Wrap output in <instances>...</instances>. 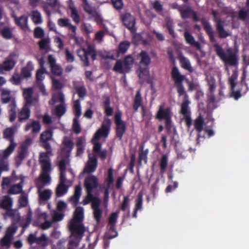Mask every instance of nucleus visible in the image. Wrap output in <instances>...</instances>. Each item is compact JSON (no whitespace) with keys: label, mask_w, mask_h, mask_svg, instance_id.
I'll return each mask as SVG.
<instances>
[{"label":"nucleus","mask_w":249,"mask_h":249,"mask_svg":"<svg viewBox=\"0 0 249 249\" xmlns=\"http://www.w3.org/2000/svg\"><path fill=\"white\" fill-rule=\"evenodd\" d=\"M53 131L48 129L43 131L40 135V146L46 150L39 153V161L41 165V174L40 179L43 182L50 180V175L52 171L51 156L53 155L50 141L53 140Z\"/></svg>","instance_id":"obj_1"},{"label":"nucleus","mask_w":249,"mask_h":249,"mask_svg":"<svg viewBox=\"0 0 249 249\" xmlns=\"http://www.w3.org/2000/svg\"><path fill=\"white\" fill-rule=\"evenodd\" d=\"M177 9L182 19L189 18L192 17L194 21L198 22L200 21L204 31L209 36L210 42L213 43L216 41L213 28L205 18H203L200 19L198 17L197 13L194 11L190 6L185 4L178 5Z\"/></svg>","instance_id":"obj_2"},{"label":"nucleus","mask_w":249,"mask_h":249,"mask_svg":"<svg viewBox=\"0 0 249 249\" xmlns=\"http://www.w3.org/2000/svg\"><path fill=\"white\" fill-rule=\"evenodd\" d=\"M247 77V71L244 70L241 78V81L238 85V89L235 90V88L237 84L236 81L238 77V73L234 71L231 76L229 78V84L230 86L231 97L237 100L243 95L246 94L249 90L248 84L245 82Z\"/></svg>","instance_id":"obj_3"},{"label":"nucleus","mask_w":249,"mask_h":249,"mask_svg":"<svg viewBox=\"0 0 249 249\" xmlns=\"http://www.w3.org/2000/svg\"><path fill=\"white\" fill-rule=\"evenodd\" d=\"M213 47L217 55L226 65L235 66L238 64V52H233L232 48L227 49L226 53L218 43L214 44Z\"/></svg>","instance_id":"obj_4"},{"label":"nucleus","mask_w":249,"mask_h":249,"mask_svg":"<svg viewBox=\"0 0 249 249\" xmlns=\"http://www.w3.org/2000/svg\"><path fill=\"white\" fill-rule=\"evenodd\" d=\"M82 188L80 185L75 187L74 194L69 198V201L72 204L75 210L73 219L71 222H82L84 219V209L82 207H76L81 196Z\"/></svg>","instance_id":"obj_5"},{"label":"nucleus","mask_w":249,"mask_h":249,"mask_svg":"<svg viewBox=\"0 0 249 249\" xmlns=\"http://www.w3.org/2000/svg\"><path fill=\"white\" fill-rule=\"evenodd\" d=\"M171 74L172 78L174 81L179 96L184 95V100L189 99V96L185 91L183 85V81L184 80L185 76L180 74L178 69L176 66L172 68Z\"/></svg>","instance_id":"obj_6"},{"label":"nucleus","mask_w":249,"mask_h":249,"mask_svg":"<svg viewBox=\"0 0 249 249\" xmlns=\"http://www.w3.org/2000/svg\"><path fill=\"white\" fill-rule=\"evenodd\" d=\"M172 115L171 107H168L164 108V105L160 106L156 114V118L159 120H165V128L168 131H170L172 127Z\"/></svg>","instance_id":"obj_7"},{"label":"nucleus","mask_w":249,"mask_h":249,"mask_svg":"<svg viewBox=\"0 0 249 249\" xmlns=\"http://www.w3.org/2000/svg\"><path fill=\"white\" fill-rule=\"evenodd\" d=\"M133 63V58L130 55H128L125 57L123 62L120 59L117 60L112 70L116 72L125 74L130 71Z\"/></svg>","instance_id":"obj_8"},{"label":"nucleus","mask_w":249,"mask_h":249,"mask_svg":"<svg viewBox=\"0 0 249 249\" xmlns=\"http://www.w3.org/2000/svg\"><path fill=\"white\" fill-rule=\"evenodd\" d=\"M77 53L81 60L84 63L85 67H88L90 65L89 56L91 57L92 61L96 59V51L94 47L91 45H88L87 49L83 48L81 50H79Z\"/></svg>","instance_id":"obj_9"},{"label":"nucleus","mask_w":249,"mask_h":249,"mask_svg":"<svg viewBox=\"0 0 249 249\" xmlns=\"http://www.w3.org/2000/svg\"><path fill=\"white\" fill-rule=\"evenodd\" d=\"M139 56L141 57V59L139 63L138 76L140 79H142L144 75H146L148 72V66L151 63V58L145 51H141Z\"/></svg>","instance_id":"obj_10"},{"label":"nucleus","mask_w":249,"mask_h":249,"mask_svg":"<svg viewBox=\"0 0 249 249\" xmlns=\"http://www.w3.org/2000/svg\"><path fill=\"white\" fill-rule=\"evenodd\" d=\"M218 13L217 11L214 10L212 11L213 20L215 23L216 29L218 34L219 37L220 38H226L230 36L231 34L224 29V24L225 20H222L221 18H218Z\"/></svg>","instance_id":"obj_11"},{"label":"nucleus","mask_w":249,"mask_h":249,"mask_svg":"<svg viewBox=\"0 0 249 249\" xmlns=\"http://www.w3.org/2000/svg\"><path fill=\"white\" fill-rule=\"evenodd\" d=\"M114 120L116 124V136L121 140L126 130V122L122 120V113L120 111L115 114Z\"/></svg>","instance_id":"obj_12"},{"label":"nucleus","mask_w":249,"mask_h":249,"mask_svg":"<svg viewBox=\"0 0 249 249\" xmlns=\"http://www.w3.org/2000/svg\"><path fill=\"white\" fill-rule=\"evenodd\" d=\"M84 185L88 196L93 197V190L99 186L98 178L92 175H89L85 178Z\"/></svg>","instance_id":"obj_13"},{"label":"nucleus","mask_w":249,"mask_h":249,"mask_svg":"<svg viewBox=\"0 0 249 249\" xmlns=\"http://www.w3.org/2000/svg\"><path fill=\"white\" fill-rule=\"evenodd\" d=\"M120 18L123 25L127 28L132 34H135L137 31V28L135 26V18L128 12H125L121 14Z\"/></svg>","instance_id":"obj_14"},{"label":"nucleus","mask_w":249,"mask_h":249,"mask_svg":"<svg viewBox=\"0 0 249 249\" xmlns=\"http://www.w3.org/2000/svg\"><path fill=\"white\" fill-rule=\"evenodd\" d=\"M191 102L189 99H185L181 105L180 114L183 116L186 126L190 128L192 124V120L191 116V110L189 105Z\"/></svg>","instance_id":"obj_15"},{"label":"nucleus","mask_w":249,"mask_h":249,"mask_svg":"<svg viewBox=\"0 0 249 249\" xmlns=\"http://www.w3.org/2000/svg\"><path fill=\"white\" fill-rule=\"evenodd\" d=\"M118 216V213L114 212L112 213L109 217L108 221V231L107 235L108 239L113 238L118 235V232L116 229Z\"/></svg>","instance_id":"obj_16"},{"label":"nucleus","mask_w":249,"mask_h":249,"mask_svg":"<svg viewBox=\"0 0 249 249\" xmlns=\"http://www.w3.org/2000/svg\"><path fill=\"white\" fill-rule=\"evenodd\" d=\"M110 119L105 118L101 127L94 135V139L98 140L101 137H107L108 135L111 127Z\"/></svg>","instance_id":"obj_17"},{"label":"nucleus","mask_w":249,"mask_h":249,"mask_svg":"<svg viewBox=\"0 0 249 249\" xmlns=\"http://www.w3.org/2000/svg\"><path fill=\"white\" fill-rule=\"evenodd\" d=\"M23 96L25 101V105H35L38 102V98L33 96V89L31 88L25 89L23 91Z\"/></svg>","instance_id":"obj_18"},{"label":"nucleus","mask_w":249,"mask_h":249,"mask_svg":"<svg viewBox=\"0 0 249 249\" xmlns=\"http://www.w3.org/2000/svg\"><path fill=\"white\" fill-rule=\"evenodd\" d=\"M48 62L51 68L52 73L55 75L61 76L63 73V69L60 66L56 64V60L52 55H49Z\"/></svg>","instance_id":"obj_19"},{"label":"nucleus","mask_w":249,"mask_h":249,"mask_svg":"<svg viewBox=\"0 0 249 249\" xmlns=\"http://www.w3.org/2000/svg\"><path fill=\"white\" fill-rule=\"evenodd\" d=\"M14 18L15 24L23 31H26L29 30L28 26V17L25 15H23L19 17L16 15H12Z\"/></svg>","instance_id":"obj_20"},{"label":"nucleus","mask_w":249,"mask_h":249,"mask_svg":"<svg viewBox=\"0 0 249 249\" xmlns=\"http://www.w3.org/2000/svg\"><path fill=\"white\" fill-rule=\"evenodd\" d=\"M201 106H203V104L199 103L198 105V107L200 113L198 116L195 120L194 122L195 128L198 133H200L203 129L204 119L202 113L203 112H205V109L201 108Z\"/></svg>","instance_id":"obj_21"},{"label":"nucleus","mask_w":249,"mask_h":249,"mask_svg":"<svg viewBox=\"0 0 249 249\" xmlns=\"http://www.w3.org/2000/svg\"><path fill=\"white\" fill-rule=\"evenodd\" d=\"M110 98L107 95L103 97L102 106L104 109V113L107 116H111L113 114L114 109L110 107Z\"/></svg>","instance_id":"obj_22"},{"label":"nucleus","mask_w":249,"mask_h":249,"mask_svg":"<svg viewBox=\"0 0 249 249\" xmlns=\"http://www.w3.org/2000/svg\"><path fill=\"white\" fill-rule=\"evenodd\" d=\"M97 166V160L96 155L89 157V160L87 163L84 170L86 173L90 174L94 172Z\"/></svg>","instance_id":"obj_23"},{"label":"nucleus","mask_w":249,"mask_h":249,"mask_svg":"<svg viewBox=\"0 0 249 249\" xmlns=\"http://www.w3.org/2000/svg\"><path fill=\"white\" fill-rule=\"evenodd\" d=\"M62 143L64 146L61 148V154L67 156V157H70L74 146L73 141L71 140L65 139Z\"/></svg>","instance_id":"obj_24"},{"label":"nucleus","mask_w":249,"mask_h":249,"mask_svg":"<svg viewBox=\"0 0 249 249\" xmlns=\"http://www.w3.org/2000/svg\"><path fill=\"white\" fill-rule=\"evenodd\" d=\"M114 178H113V170L112 168H109L107 170V176L105 180V183H106L105 196V197H108V190L110 188V186L113 184Z\"/></svg>","instance_id":"obj_25"},{"label":"nucleus","mask_w":249,"mask_h":249,"mask_svg":"<svg viewBox=\"0 0 249 249\" xmlns=\"http://www.w3.org/2000/svg\"><path fill=\"white\" fill-rule=\"evenodd\" d=\"M82 222H70L69 228L72 233H76L78 235H82L85 232V228Z\"/></svg>","instance_id":"obj_26"},{"label":"nucleus","mask_w":249,"mask_h":249,"mask_svg":"<svg viewBox=\"0 0 249 249\" xmlns=\"http://www.w3.org/2000/svg\"><path fill=\"white\" fill-rule=\"evenodd\" d=\"M58 25L62 27L68 28L69 30H71L73 34L72 36H75L76 34V27L72 25L70 22V19L67 18H59L57 21Z\"/></svg>","instance_id":"obj_27"},{"label":"nucleus","mask_w":249,"mask_h":249,"mask_svg":"<svg viewBox=\"0 0 249 249\" xmlns=\"http://www.w3.org/2000/svg\"><path fill=\"white\" fill-rule=\"evenodd\" d=\"M16 62L13 60L7 58L2 64H0V74L4 73V71H10L13 69Z\"/></svg>","instance_id":"obj_28"},{"label":"nucleus","mask_w":249,"mask_h":249,"mask_svg":"<svg viewBox=\"0 0 249 249\" xmlns=\"http://www.w3.org/2000/svg\"><path fill=\"white\" fill-rule=\"evenodd\" d=\"M17 127L15 125L6 128L3 131V138L10 142H15L14 136Z\"/></svg>","instance_id":"obj_29"},{"label":"nucleus","mask_w":249,"mask_h":249,"mask_svg":"<svg viewBox=\"0 0 249 249\" xmlns=\"http://www.w3.org/2000/svg\"><path fill=\"white\" fill-rule=\"evenodd\" d=\"M29 106V105H24L18 112V117L19 122H22L29 118L31 111Z\"/></svg>","instance_id":"obj_30"},{"label":"nucleus","mask_w":249,"mask_h":249,"mask_svg":"<svg viewBox=\"0 0 249 249\" xmlns=\"http://www.w3.org/2000/svg\"><path fill=\"white\" fill-rule=\"evenodd\" d=\"M13 200L8 196H3L0 199V207L6 210H9L12 207Z\"/></svg>","instance_id":"obj_31"},{"label":"nucleus","mask_w":249,"mask_h":249,"mask_svg":"<svg viewBox=\"0 0 249 249\" xmlns=\"http://www.w3.org/2000/svg\"><path fill=\"white\" fill-rule=\"evenodd\" d=\"M89 15L91 17L94 18V21L97 24H103V19L101 15L96 11V10L93 9L91 6L89 8L85 10Z\"/></svg>","instance_id":"obj_32"},{"label":"nucleus","mask_w":249,"mask_h":249,"mask_svg":"<svg viewBox=\"0 0 249 249\" xmlns=\"http://www.w3.org/2000/svg\"><path fill=\"white\" fill-rule=\"evenodd\" d=\"M8 113L9 114V121L14 122L17 117V105L16 101L13 100L8 106Z\"/></svg>","instance_id":"obj_33"},{"label":"nucleus","mask_w":249,"mask_h":249,"mask_svg":"<svg viewBox=\"0 0 249 249\" xmlns=\"http://www.w3.org/2000/svg\"><path fill=\"white\" fill-rule=\"evenodd\" d=\"M178 59L182 68L190 72L193 71L190 62L187 58L181 54L178 56Z\"/></svg>","instance_id":"obj_34"},{"label":"nucleus","mask_w":249,"mask_h":249,"mask_svg":"<svg viewBox=\"0 0 249 249\" xmlns=\"http://www.w3.org/2000/svg\"><path fill=\"white\" fill-rule=\"evenodd\" d=\"M184 38L187 43H189L192 46H194L197 49L199 50L201 49L200 44L197 41H195L194 36L189 32H185Z\"/></svg>","instance_id":"obj_35"},{"label":"nucleus","mask_w":249,"mask_h":249,"mask_svg":"<svg viewBox=\"0 0 249 249\" xmlns=\"http://www.w3.org/2000/svg\"><path fill=\"white\" fill-rule=\"evenodd\" d=\"M34 69V66L31 61H29L26 66L21 69V75L24 78H28L31 76V71Z\"/></svg>","instance_id":"obj_36"},{"label":"nucleus","mask_w":249,"mask_h":249,"mask_svg":"<svg viewBox=\"0 0 249 249\" xmlns=\"http://www.w3.org/2000/svg\"><path fill=\"white\" fill-rule=\"evenodd\" d=\"M141 106H142V98L141 91L140 90H138L137 91L134 98L133 108L134 111L136 112L138 108Z\"/></svg>","instance_id":"obj_37"},{"label":"nucleus","mask_w":249,"mask_h":249,"mask_svg":"<svg viewBox=\"0 0 249 249\" xmlns=\"http://www.w3.org/2000/svg\"><path fill=\"white\" fill-rule=\"evenodd\" d=\"M73 85L79 97L83 98L87 94V89L85 86L82 84L81 86H77L76 82H73Z\"/></svg>","instance_id":"obj_38"},{"label":"nucleus","mask_w":249,"mask_h":249,"mask_svg":"<svg viewBox=\"0 0 249 249\" xmlns=\"http://www.w3.org/2000/svg\"><path fill=\"white\" fill-rule=\"evenodd\" d=\"M69 187L66 184H58L55 191L57 197H61L66 194L68 191Z\"/></svg>","instance_id":"obj_39"},{"label":"nucleus","mask_w":249,"mask_h":249,"mask_svg":"<svg viewBox=\"0 0 249 249\" xmlns=\"http://www.w3.org/2000/svg\"><path fill=\"white\" fill-rule=\"evenodd\" d=\"M69 159V157H67V156L61 154V159L58 164L60 172H66Z\"/></svg>","instance_id":"obj_40"},{"label":"nucleus","mask_w":249,"mask_h":249,"mask_svg":"<svg viewBox=\"0 0 249 249\" xmlns=\"http://www.w3.org/2000/svg\"><path fill=\"white\" fill-rule=\"evenodd\" d=\"M143 147L144 146L142 145L140 148V151L139 155V163L140 164L141 163L142 160H143L145 163L147 162V155L149 150L148 149L143 150Z\"/></svg>","instance_id":"obj_41"},{"label":"nucleus","mask_w":249,"mask_h":249,"mask_svg":"<svg viewBox=\"0 0 249 249\" xmlns=\"http://www.w3.org/2000/svg\"><path fill=\"white\" fill-rule=\"evenodd\" d=\"M31 18L35 24H39L42 22L41 14L38 10H34L32 12Z\"/></svg>","instance_id":"obj_42"},{"label":"nucleus","mask_w":249,"mask_h":249,"mask_svg":"<svg viewBox=\"0 0 249 249\" xmlns=\"http://www.w3.org/2000/svg\"><path fill=\"white\" fill-rule=\"evenodd\" d=\"M9 145L3 151L2 157L8 158L14 151L17 144L15 142H10Z\"/></svg>","instance_id":"obj_43"},{"label":"nucleus","mask_w":249,"mask_h":249,"mask_svg":"<svg viewBox=\"0 0 249 249\" xmlns=\"http://www.w3.org/2000/svg\"><path fill=\"white\" fill-rule=\"evenodd\" d=\"M73 111L75 115L74 118L78 119L82 114L80 102L78 99L74 102Z\"/></svg>","instance_id":"obj_44"},{"label":"nucleus","mask_w":249,"mask_h":249,"mask_svg":"<svg viewBox=\"0 0 249 249\" xmlns=\"http://www.w3.org/2000/svg\"><path fill=\"white\" fill-rule=\"evenodd\" d=\"M159 165L161 172L164 173L168 165V157L166 155L162 156L159 162Z\"/></svg>","instance_id":"obj_45"},{"label":"nucleus","mask_w":249,"mask_h":249,"mask_svg":"<svg viewBox=\"0 0 249 249\" xmlns=\"http://www.w3.org/2000/svg\"><path fill=\"white\" fill-rule=\"evenodd\" d=\"M0 33L3 38L10 39L12 37V30L8 27H4L0 31Z\"/></svg>","instance_id":"obj_46"},{"label":"nucleus","mask_w":249,"mask_h":249,"mask_svg":"<svg viewBox=\"0 0 249 249\" xmlns=\"http://www.w3.org/2000/svg\"><path fill=\"white\" fill-rule=\"evenodd\" d=\"M71 11V17L74 22L78 24L80 21V18L78 13L77 9L74 7L70 6Z\"/></svg>","instance_id":"obj_47"},{"label":"nucleus","mask_w":249,"mask_h":249,"mask_svg":"<svg viewBox=\"0 0 249 249\" xmlns=\"http://www.w3.org/2000/svg\"><path fill=\"white\" fill-rule=\"evenodd\" d=\"M143 194L142 192L138 193L137 198L136 199V203L134 209L136 210H141L142 208Z\"/></svg>","instance_id":"obj_48"},{"label":"nucleus","mask_w":249,"mask_h":249,"mask_svg":"<svg viewBox=\"0 0 249 249\" xmlns=\"http://www.w3.org/2000/svg\"><path fill=\"white\" fill-rule=\"evenodd\" d=\"M238 18L243 21L249 19V11L245 10L244 8L240 10L238 13Z\"/></svg>","instance_id":"obj_49"},{"label":"nucleus","mask_w":249,"mask_h":249,"mask_svg":"<svg viewBox=\"0 0 249 249\" xmlns=\"http://www.w3.org/2000/svg\"><path fill=\"white\" fill-rule=\"evenodd\" d=\"M11 100L10 91L8 90L3 89L1 92V100L3 103L6 104Z\"/></svg>","instance_id":"obj_50"},{"label":"nucleus","mask_w":249,"mask_h":249,"mask_svg":"<svg viewBox=\"0 0 249 249\" xmlns=\"http://www.w3.org/2000/svg\"><path fill=\"white\" fill-rule=\"evenodd\" d=\"M130 43L128 41H124L121 42L119 45V52L121 53H124L129 49Z\"/></svg>","instance_id":"obj_51"},{"label":"nucleus","mask_w":249,"mask_h":249,"mask_svg":"<svg viewBox=\"0 0 249 249\" xmlns=\"http://www.w3.org/2000/svg\"><path fill=\"white\" fill-rule=\"evenodd\" d=\"M39 194L40 199L43 201H46L51 197L52 192L49 189H46L42 192H39Z\"/></svg>","instance_id":"obj_52"},{"label":"nucleus","mask_w":249,"mask_h":249,"mask_svg":"<svg viewBox=\"0 0 249 249\" xmlns=\"http://www.w3.org/2000/svg\"><path fill=\"white\" fill-rule=\"evenodd\" d=\"M28 151V147L26 144H23L20 147V150L18 155V158L20 160H23L25 158Z\"/></svg>","instance_id":"obj_53"},{"label":"nucleus","mask_w":249,"mask_h":249,"mask_svg":"<svg viewBox=\"0 0 249 249\" xmlns=\"http://www.w3.org/2000/svg\"><path fill=\"white\" fill-rule=\"evenodd\" d=\"M46 73H47V71L45 68L38 69L36 71V82H42L45 78L44 74Z\"/></svg>","instance_id":"obj_54"},{"label":"nucleus","mask_w":249,"mask_h":249,"mask_svg":"<svg viewBox=\"0 0 249 249\" xmlns=\"http://www.w3.org/2000/svg\"><path fill=\"white\" fill-rule=\"evenodd\" d=\"M37 245L42 247L48 245V238L45 234H42L40 237H37L36 243Z\"/></svg>","instance_id":"obj_55"},{"label":"nucleus","mask_w":249,"mask_h":249,"mask_svg":"<svg viewBox=\"0 0 249 249\" xmlns=\"http://www.w3.org/2000/svg\"><path fill=\"white\" fill-rule=\"evenodd\" d=\"M22 191V187L19 184H15L11 186L9 189L8 193L9 194H18Z\"/></svg>","instance_id":"obj_56"},{"label":"nucleus","mask_w":249,"mask_h":249,"mask_svg":"<svg viewBox=\"0 0 249 249\" xmlns=\"http://www.w3.org/2000/svg\"><path fill=\"white\" fill-rule=\"evenodd\" d=\"M66 112V108L63 105L57 106L55 109V113L57 117H61Z\"/></svg>","instance_id":"obj_57"},{"label":"nucleus","mask_w":249,"mask_h":249,"mask_svg":"<svg viewBox=\"0 0 249 249\" xmlns=\"http://www.w3.org/2000/svg\"><path fill=\"white\" fill-rule=\"evenodd\" d=\"M72 129L73 132L77 134L80 133L81 131V128L77 118L73 119Z\"/></svg>","instance_id":"obj_58"},{"label":"nucleus","mask_w":249,"mask_h":249,"mask_svg":"<svg viewBox=\"0 0 249 249\" xmlns=\"http://www.w3.org/2000/svg\"><path fill=\"white\" fill-rule=\"evenodd\" d=\"M92 200L91 207L92 209H100V200L98 197H95L93 195V197H89Z\"/></svg>","instance_id":"obj_59"},{"label":"nucleus","mask_w":249,"mask_h":249,"mask_svg":"<svg viewBox=\"0 0 249 249\" xmlns=\"http://www.w3.org/2000/svg\"><path fill=\"white\" fill-rule=\"evenodd\" d=\"M12 239L9 236L5 235L0 240V245L2 247H9L11 245Z\"/></svg>","instance_id":"obj_60"},{"label":"nucleus","mask_w":249,"mask_h":249,"mask_svg":"<svg viewBox=\"0 0 249 249\" xmlns=\"http://www.w3.org/2000/svg\"><path fill=\"white\" fill-rule=\"evenodd\" d=\"M112 4L114 9L117 10H121L124 7L123 0H111Z\"/></svg>","instance_id":"obj_61"},{"label":"nucleus","mask_w":249,"mask_h":249,"mask_svg":"<svg viewBox=\"0 0 249 249\" xmlns=\"http://www.w3.org/2000/svg\"><path fill=\"white\" fill-rule=\"evenodd\" d=\"M32 128V132L36 133L40 131L41 129V125L40 123L37 121H33L31 123Z\"/></svg>","instance_id":"obj_62"},{"label":"nucleus","mask_w":249,"mask_h":249,"mask_svg":"<svg viewBox=\"0 0 249 249\" xmlns=\"http://www.w3.org/2000/svg\"><path fill=\"white\" fill-rule=\"evenodd\" d=\"M34 36L36 38H41L44 36V31L40 27H36L34 30Z\"/></svg>","instance_id":"obj_63"},{"label":"nucleus","mask_w":249,"mask_h":249,"mask_svg":"<svg viewBox=\"0 0 249 249\" xmlns=\"http://www.w3.org/2000/svg\"><path fill=\"white\" fill-rule=\"evenodd\" d=\"M103 211L101 209H95L93 210V216L97 223H99L101 221Z\"/></svg>","instance_id":"obj_64"}]
</instances>
